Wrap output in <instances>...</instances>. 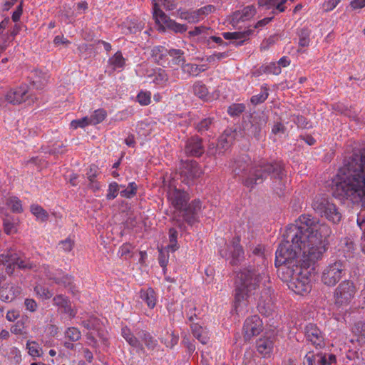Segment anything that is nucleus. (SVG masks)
Listing matches in <instances>:
<instances>
[{"instance_id":"a18cd8bd","label":"nucleus","mask_w":365,"mask_h":365,"mask_svg":"<svg viewBox=\"0 0 365 365\" xmlns=\"http://www.w3.org/2000/svg\"><path fill=\"white\" fill-rule=\"evenodd\" d=\"M279 37L278 34H274L269 36L267 38L264 39L260 44V50H268L279 41Z\"/></svg>"},{"instance_id":"09e8293b","label":"nucleus","mask_w":365,"mask_h":365,"mask_svg":"<svg viewBox=\"0 0 365 365\" xmlns=\"http://www.w3.org/2000/svg\"><path fill=\"white\" fill-rule=\"evenodd\" d=\"M65 336L71 341H76L81 339V333L78 328L72 327L66 329Z\"/></svg>"},{"instance_id":"37998d69","label":"nucleus","mask_w":365,"mask_h":365,"mask_svg":"<svg viewBox=\"0 0 365 365\" xmlns=\"http://www.w3.org/2000/svg\"><path fill=\"white\" fill-rule=\"evenodd\" d=\"M8 253V250L4 252V253L1 254L0 255V259L1 260V264H4L6 266V272L11 275L14 273V269H15V267L17 266L16 262H12L9 259H4L3 257H4V255H6V254Z\"/></svg>"},{"instance_id":"f704fd0d","label":"nucleus","mask_w":365,"mask_h":365,"mask_svg":"<svg viewBox=\"0 0 365 365\" xmlns=\"http://www.w3.org/2000/svg\"><path fill=\"white\" fill-rule=\"evenodd\" d=\"M252 255L255 256V262L261 263L259 266H265L267 267V261L264 254V249L261 245H257L254 248Z\"/></svg>"},{"instance_id":"423d86ee","label":"nucleus","mask_w":365,"mask_h":365,"mask_svg":"<svg viewBox=\"0 0 365 365\" xmlns=\"http://www.w3.org/2000/svg\"><path fill=\"white\" fill-rule=\"evenodd\" d=\"M310 267L299 266L285 267L282 268L283 280L287 282L289 289L300 295L309 293L312 285L310 283Z\"/></svg>"},{"instance_id":"c85d7f7f","label":"nucleus","mask_w":365,"mask_h":365,"mask_svg":"<svg viewBox=\"0 0 365 365\" xmlns=\"http://www.w3.org/2000/svg\"><path fill=\"white\" fill-rule=\"evenodd\" d=\"M136 334L140 339H141L148 349H153L156 346L157 341L153 339L150 333L144 330H140Z\"/></svg>"},{"instance_id":"052dcab7","label":"nucleus","mask_w":365,"mask_h":365,"mask_svg":"<svg viewBox=\"0 0 365 365\" xmlns=\"http://www.w3.org/2000/svg\"><path fill=\"white\" fill-rule=\"evenodd\" d=\"M118 185L116 182L110 184L106 197L108 200H113L115 198L118 193Z\"/></svg>"},{"instance_id":"680f3d73","label":"nucleus","mask_w":365,"mask_h":365,"mask_svg":"<svg viewBox=\"0 0 365 365\" xmlns=\"http://www.w3.org/2000/svg\"><path fill=\"white\" fill-rule=\"evenodd\" d=\"M58 245L60 249L68 252L72 250L74 246V241L71 238H67L65 240L61 241Z\"/></svg>"},{"instance_id":"3c124183","label":"nucleus","mask_w":365,"mask_h":365,"mask_svg":"<svg viewBox=\"0 0 365 365\" xmlns=\"http://www.w3.org/2000/svg\"><path fill=\"white\" fill-rule=\"evenodd\" d=\"M245 110V106L243 103H233L229 106L227 113L231 116H239Z\"/></svg>"},{"instance_id":"0e129e2a","label":"nucleus","mask_w":365,"mask_h":365,"mask_svg":"<svg viewBox=\"0 0 365 365\" xmlns=\"http://www.w3.org/2000/svg\"><path fill=\"white\" fill-rule=\"evenodd\" d=\"M242 12L244 19L246 21L251 19L256 14L255 7L253 5L247 6L242 10H240Z\"/></svg>"},{"instance_id":"4d7b16f0","label":"nucleus","mask_w":365,"mask_h":365,"mask_svg":"<svg viewBox=\"0 0 365 365\" xmlns=\"http://www.w3.org/2000/svg\"><path fill=\"white\" fill-rule=\"evenodd\" d=\"M229 56H230V53L228 51L215 53H213L212 55L207 56L206 61L208 63H214L216 61H220L223 58H227Z\"/></svg>"},{"instance_id":"9d476101","label":"nucleus","mask_w":365,"mask_h":365,"mask_svg":"<svg viewBox=\"0 0 365 365\" xmlns=\"http://www.w3.org/2000/svg\"><path fill=\"white\" fill-rule=\"evenodd\" d=\"M356 292L353 282L349 280L341 282L334 291L335 304L338 306L347 305L354 298Z\"/></svg>"},{"instance_id":"f8f14e48","label":"nucleus","mask_w":365,"mask_h":365,"mask_svg":"<svg viewBox=\"0 0 365 365\" xmlns=\"http://www.w3.org/2000/svg\"><path fill=\"white\" fill-rule=\"evenodd\" d=\"M202 172L198 163L195 160L182 161L180 167V174L182 180L190 185L200 177Z\"/></svg>"},{"instance_id":"7c9ffc66","label":"nucleus","mask_w":365,"mask_h":365,"mask_svg":"<svg viewBox=\"0 0 365 365\" xmlns=\"http://www.w3.org/2000/svg\"><path fill=\"white\" fill-rule=\"evenodd\" d=\"M140 297L146 302L149 307L153 308L155 306L156 299L153 289L149 288L145 291H141Z\"/></svg>"},{"instance_id":"2f4dec72","label":"nucleus","mask_w":365,"mask_h":365,"mask_svg":"<svg viewBox=\"0 0 365 365\" xmlns=\"http://www.w3.org/2000/svg\"><path fill=\"white\" fill-rule=\"evenodd\" d=\"M317 365H333L336 364V356L332 354H317Z\"/></svg>"},{"instance_id":"dca6fc26","label":"nucleus","mask_w":365,"mask_h":365,"mask_svg":"<svg viewBox=\"0 0 365 365\" xmlns=\"http://www.w3.org/2000/svg\"><path fill=\"white\" fill-rule=\"evenodd\" d=\"M305 336L307 340L317 348H322L325 346L324 335L314 324L309 323L306 326Z\"/></svg>"},{"instance_id":"473e14b6","label":"nucleus","mask_w":365,"mask_h":365,"mask_svg":"<svg viewBox=\"0 0 365 365\" xmlns=\"http://www.w3.org/2000/svg\"><path fill=\"white\" fill-rule=\"evenodd\" d=\"M31 213L36 217L42 222L47 221L48 219V213L38 205H31L30 207Z\"/></svg>"},{"instance_id":"6e6d98bb","label":"nucleus","mask_w":365,"mask_h":365,"mask_svg":"<svg viewBox=\"0 0 365 365\" xmlns=\"http://www.w3.org/2000/svg\"><path fill=\"white\" fill-rule=\"evenodd\" d=\"M168 54H169L170 56L174 57V60L175 61V63L177 64H183L185 62L184 58L182 56L183 51L180 49H171L168 50Z\"/></svg>"},{"instance_id":"4468645a","label":"nucleus","mask_w":365,"mask_h":365,"mask_svg":"<svg viewBox=\"0 0 365 365\" xmlns=\"http://www.w3.org/2000/svg\"><path fill=\"white\" fill-rule=\"evenodd\" d=\"M81 324L89 331H96L102 344L106 346H108V331L103 328L102 322L98 318L90 316L87 319L83 320Z\"/></svg>"},{"instance_id":"1a4fd4ad","label":"nucleus","mask_w":365,"mask_h":365,"mask_svg":"<svg viewBox=\"0 0 365 365\" xmlns=\"http://www.w3.org/2000/svg\"><path fill=\"white\" fill-rule=\"evenodd\" d=\"M153 9L155 23L159 25L160 28L163 27V30L166 27L176 34H183L187 30V25L177 23L175 21L170 19L158 7L157 4H154Z\"/></svg>"},{"instance_id":"774afa93","label":"nucleus","mask_w":365,"mask_h":365,"mask_svg":"<svg viewBox=\"0 0 365 365\" xmlns=\"http://www.w3.org/2000/svg\"><path fill=\"white\" fill-rule=\"evenodd\" d=\"M215 8L214 6L207 5L195 11L196 13L198 14V17L200 20L201 19H202L203 16L212 13L215 11Z\"/></svg>"},{"instance_id":"58836bf2","label":"nucleus","mask_w":365,"mask_h":365,"mask_svg":"<svg viewBox=\"0 0 365 365\" xmlns=\"http://www.w3.org/2000/svg\"><path fill=\"white\" fill-rule=\"evenodd\" d=\"M210 28L204 26H196L194 28L193 30L190 31L187 33V37L189 38H191L195 36H202L203 37H205L207 35L210 34Z\"/></svg>"},{"instance_id":"cd10ccee","label":"nucleus","mask_w":365,"mask_h":365,"mask_svg":"<svg viewBox=\"0 0 365 365\" xmlns=\"http://www.w3.org/2000/svg\"><path fill=\"white\" fill-rule=\"evenodd\" d=\"M351 330L354 335L357 336V340L365 344V322L362 321L356 322Z\"/></svg>"},{"instance_id":"8fccbe9b","label":"nucleus","mask_w":365,"mask_h":365,"mask_svg":"<svg viewBox=\"0 0 365 365\" xmlns=\"http://www.w3.org/2000/svg\"><path fill=\"white\" fill-rule=\"evenodd\" d=\"M309 36L310 31L308 29L304 28L300 31L299 41L300 47H307L309 45Z\"/></svg>"},{"instance_id":"a19ab883","label":"nucleus","mask_w":365,"mask_h":365,"mask_svg":"<svg viewBox=\"0 0 365 365\" xmlns=\"http://www.w3.org/2000/svg\"><path fill=\"white\" fill-rule=\"evenodd\" d=\"M178 16L181 19H184L187 21L189 23H197L200 21L198 17V14L196 13V11H178Z\"/></svg>"},{"instance_id":"f3484780","label":"nucleus","mask_w":365,"mask_h":365,"mask_svg":"<svg viewBox=\"0 0 365 365\" xmlns=\"http://www.w3.org/2000/svg\"><path fill=\"white\" fill-rule=\"evenodd\" d=\"M185 152L187 155L193 157H200L204 152L202 145V139L197 135H194L188 138L185 146Z\"/></svg>"},{"instance_id":"4c0bfd02","label":"nucleus","mask_w":365,"mask_h":365,"mask_svg":"<svg viewBox=\"0 0 365 365\" xmlns=\"http://www.w3.org/2000/svg\"><path fill=\"white\" fill-rule=\"evenodd\" d=\"M34 75L38 76V78L33 79L32 86L36 89H42L47 83L46 75L38 71H34Z\"/></svg>"},{"instance_id":"ddd939ff","label":"nucleus","mask_w":365,"mask_h":365,"mask_svg":"<svg viewBox=\"0 0 365 365\" xmlns=\"http://www.w3.org/2000/svg\"><path fill=\"white\" fill-rule=\"evenodd\" d=\"M31 96L32 95L29 93L26 86H21L9 91L4 98L0 99V104L3 105L8 103L12 105H18L27 101Z\"/></svg>"},{"instance_id":"2eb2a0df","label":"nucleus","mask_w":365,"mask_h":365,"mask_svg":"<svg viewBox=\"0 0 365 365\" xmlns=\"http://www.w3.org/2000/svg\"><path fill=\"white\" fill-rule=\"evenodd\" d=\"M244 337L246 340L258 335L262 331V322L257 315L248 317L244 324Z\"/></svg>"},{"instance_id":"69168bd1","label":"nucleus","mask_w":365,"mask_h":365,"mask_svg":"<svg viewBox=\"0 0 365 365\" xmlns=\"http://www.w3.org/2000/svg\"><path fill=\"white\" fill-rule=\"evenodd\" d=\"M137 186L135 182L129 183L128 187L120 191V195L123 197H130L135 194Z\"/></svg>"},{"instance_id":"5701e85b","label":"nucleus","mask_w":365,"mask_h":365,"mask_svg":"<svg viewBox=\"0 0 365 365\" xmlns=\"http://www.w3.org/2000/svg\"><path fill=\"white\" fill-rule=\"evenodd\" d=\"M287 1V0H258V4L266 9L273 8L276 11L281 13L286 10L284 4Z\"/></svg>"},{"instance_id":"20e7f679","label":"nucleus","mask_w":365,"mask_h":365,"mask_svg":"<svg viewBox=\"0 0 365 365\" xmlns=\"http://www.w3.org/2000/svg\"><path fill=\"white\" fill-rule=\"evenodd\" d=\"M270 278L267 267L251 265L244 267L237 274V283L235 288L234 307L237 314L247 312L249 304L248 298L255 292L260 288L262 284L267 286L269 283Z\"/></svg>"},{"instance_id":"de8ad7c7","label":"nucleus","mask_w":365,"mask_h":365,"mask_svg":"<svg viewBox=\"0 0 365 365\" xmlns=\"http://www.w3.org/2000/svg\"><path fill=\"white\" fill-rule=\"evenodd\" d=\"M178 232L174 228H170L169 230V240L170 243L167 246V248L171 250L173 252H175L178 249V242H177Z\"/></svg>"},{"instance_id":"bf43d9fd","label":"nucleus","mask_w":365,"mask_h":365,"mask_svg":"<svg viewBox=\"0 0 365 365\" xmlns=\"http://www.w3.org/2000/svg\"><path fill=\"white\" fill-rule=\"evenodd\" d=\"M137 101L142 106H148L150 103V93L140 92L137 96Z\"/></svg>"},{"instance_id":"e2e57ef3","label":"nucleus","mask_w":365,"mask_h":365,"mask_svg":"<svg viewBox=\"0 0 365 365\" xmlns=\"http://www.w3.org/2000/svg\"><path fill=\"white\" fill-rule=\"evenodd\" d=\"M158 261L165 273L168 262V255L163 249H159Z\"/></svg>"},{"instance_id":"c9c22d12","label":"nucleus","mask_w":365,"mask_h":365,"mask_svg":"<svg viewBox=\"0 0 365 365\" xmlns=\"http://www.w3.org/2000/svg\"><path fill=\"white\" fill-rule=\"evenodd\" d=\"M6 205L10 207L14 213H21L24 211L21 201L17 197H10L6 199Z\"/></svg>"},{"instance_id":"39448f33","label":"nucleus","mask_w":365,"mask_h":365,"mask_svg":"<svg viewBox=\"0 0 365 365\" xmlns=\"http://www.w3.org/2000/svg\"><path fill=\"white\" fill-rule=\"evenodd\" d=\"M167 197L176 210L182 212V217L187 224L192 225L198 222L199 213L202 208L200 200L195 199L186 206L190 200L188 193L175 187H169Z\"/></svg>"},{"instance_id":"79ce46f5","label":"nucleus","mask_w":365,"mask_h":365,"mask_svg":"<svg viewBox=\"0 0 365 365\" xmlns=\"http://www.w3.org/2000/svg\"><path fill=\"white\" fill-rule=\"evenodd\" d=\"M26 348L29 354L33 357H39L42 354V349L36 341H28Z\"/></svg>"},{"instance_id":"e433bc0d","label":"nucleus","mask_w":365,"mask_h":365,"mask_svg":"<svg viewBox=\"0 0 365 365\" xmlns=\"http://www.w3.org/2000/svg\"><path fill=\"white\" fill-rule=\"evenodd\" d=\"M106 116L107 112L104 109H97L89 117V123L91 125H97L103 121Z\"/></svg>"},{"instance_id":"a211bd4d","label":"nucleus","mask_w":365,"mask_h":365,"mask_svg":"<svg viewBox=\"0 0 365 365\" xmlns=\"http://www.w3.org/2000/svg\"><path fill=\"white\" fill-rule=\"evenodd\" d=\"M53 304L58 307L61 312L68 314L71 319L74 318L77 314V310L71 307L69 299L63 294H57L53 297Z\"/></svg>"},{"instance_id":"6e6552de","label":"nucleus","mask_w":365,"mask_h":365,"mask_svg":"<svg viewBox=\"0 0 365 365\" xmlns=\"http://www.w3.org/2000/svg\"><path fill=\"white\" fill-rule=\"evenodd\" d=\"M312 206L317 213L334 224L339 223L341 220V214L336 206L326 198H315Z\"/></svg>"},{"instance_id":"49530a36","label":"nucleus","mask_w":365,"mask_h":365,"mask_svg":"<svg viewBox=\"0 0 365 365\" xmlns=\"http://www.w3.org/2000/svg\"><path fill=\"white\" fill-rule=\"evenodd\" d=\"M213 122V118H207L200 121L195 126L197 132L202 134L204 132L207 131L210 129Z\"/></svg>"},{"instance_id":"a878e982","label":"nucleus","mask_w":365,"mask_h":365,"mask_svg":"<svg viewBox=\"0 0 365 365\" xmlns=\"http://www.w3.org/2000/svg\"><path fill=\"white\" fill-rule=\"evenodd\" d=\"M121 335L131 346L135 348H139L142 346L139 339L133 335L130 329H128L127 327L122 328Z\"/></svg>"},{"instance_id":"f257e3e1","label":"nucleus","mask_w":365,"mask_h":365,"mask_svg":"<svg viewBox=\"0 0 365 365\" xmlns=\"http://www.w3.org/2000/svg\"><path fill=\"white\" fill-rule=\"evenodd\" d=\"M330 227L309 215H302L295 224L289 225L283 234V240L276 251L275 265L280 267H312L322 258L327 250Z\"/></svg>"},{"instance_id":"338daca9","label":"nucleus","mask_w":365,"mask_h":365,"mask_svg":"<svg viewBox=\"0 0 365 365\" xmlns=\"http://www.w3.org/2000/svg\"><path fill=\"white\" fill-rule=\"evenodd\" d=\"M223 153V150L220 148L218 144L215 145V143H212L209 145L207 148V154L209 155L216 157L217 155H220Z\"/></svg>"},{"instance_id":"bb28decb","label":"nucleus","mask_w":365,"mask_h":365,"mask_svg":"<svg viewBox=\"0 0 365 365\" xmlns=\"http://www.w3.org/2000/svg\"><path fill=\"white\" fill-rule=\"evenodd\" d=\"M28 322L27 319L22 317L11 326L10 329L11 332L19 335L26 334L28 331Z\"/></svg>"},{"instance_id":"5fc2aeb1","label":"nucleus","mask_w":365,"mask_h":365,"mask_svg":"<svg viewBox=\"0 0 365 365\" xmlns=\"http://www.w3.org/2000/svg\"><path fill=\"white\" fill-rule=\"evenodd\" d=\"M34 291L37 295L45 299H48L53 297V293L48 288L41 285L36 286Z\"/></svg>"},{"instance_id":"c756f323","label":"nucleus","mask_w":365,"mask_h":365,"mask_svg":"<svg viewBox=\"0 0 365 365\" xmlns=\"http://www.w3.org/2000/svg\"><path fill=\"white\" fill-rule=\"evenodd\" d=\"M168 55V49L161 46H154L151 50V56L154 61L160 64L161 61Z\"/></svg>"},{"instance_id":"ea45409f","label":"nucleus","mask_w":365,"mask_h":365,"mask_svg":"<svg viewBox=\"0 0 365 365\" xmlns=\"http://www.w3.org/2000/svg\"><path fill=\"white\" fill-rule=\"evenodd\" d=\"M160 340L167 347L173 348L178 341V336L175 335L173 331H167L165 336L161 337Z\"/></svg>"},{"instance_id":"864d4df0","label":"nucleus","mask_w":365,"mask_h":365,"mask_svg":"<svg viewBox=\"0 0 365 365\" xmlns=\"http://www.w3.org/2000/svg\"><path fill=\"white\" fill-rule=\"evenodd\" d=\"M109 63L114 66V68H122L125 64V59L122 53L118 51L109 59Z\"/></svg>"},{"instance_id":"72a5a7b5","label":"nucleus","mask_w":365,"mask_h":365,"mask_svg":"<svg viewBox=\"0 0 365 365\" xmlns=\"http://www.w3.org/2000/svg\"><path fill=\"white\" fill-rule=\"evenodd\" d=\"M194 94L201 99H205L208 94L206 86L201 81H197L192 86Z\"/></svg>"},{"instance_id":"393cba45","label":"nucleus","mask_w":365,"mask_h":365,"mask_svg":"<svg viewBox=\"0 0 365 365\" xmlns=\"http://www.w3.org/2000/svg\"><path fill=\"white\" fill-rule=\"evenodd\" d=\"M252 29H247L244 31H236V32H225L222 34L223 37L227 40L235 39L240 40V43H243L251 34L252 33Z\"/></svg>"},{"instance_id":"0eeeda50","label":"nucleus","mask_w":365,"mask_h":365,"mask_svg":"<svg viewBox=\"0 0 365 365\" xmlns=\"http://www.w3.org/2000/svg\"><path fill=\"white\" fill-rule=\"evenodd\" d=\"M347 267L346 260H336L326 266L322 273L321 280L328 287L335 286L345 274Z\"/></svg>"},{"instance_id":"aec40b11","label":"nucleus","mask_w":365,"mask_h":365,"mask_svg":"<svg viewBox=\"0 0 365 365\" xmlns=\"http://www.w3.org/2000/svg\"><path fill=\"white\" fill-rule=\"evenodd\" d=\"M21 287L14 284H4L0 287V299L11 302L21 294Z\"/></svg>"},{"instance_id":"9b49d317","label":"nucleus","mask_w":365,"mask_h":365,"mask_svg":"<svg viewBox=\"0 0 365 365\" xmlns=\"http://www.w3.org/2000/svg\"><path fill=\"white\" fill-rule=\"evenodd\" d=\"M240 241L239 237H234L230 245H227L225 250L220 251L221 257L225 259H230V264L233 266L240 264L245 258L244 251L240 244Z\"/></svg>"},{"instance_id":"b1692460","label":"nucleus","mask_w":365,"mask_h":365,"mask_svg":"<svg viewBox=\"0 0 365 365\" xmlns=\"http://www.w3.org/2000/svg\"><path fill=\"white\" fill-rule=\"evenodd\" d=\"M56 284H62L64 287L69 289L71 293L75 294V285L73 284V277L68 274H64L62 277H51Z\"/></svg>"},{"instance_id":"412c9836","label":"nucleus","mask_w":365,"mask_h":365,"mask_svg":"<svg viewBox=\"0 0 365 365\" xmlns=\"http://www.w3.org/2000/svg\"><path fill=\"white\" fill-rule=\"evenodd\" d=\"M274 336H264L259 339L256 343L257 351L264 356H269L274 347Z\"/></svg>"},{"instance_id":"f03ea898","label":"nucleus","mask_w":365,"mask_h":365,"mask_svg":"<svg viewBox=\"0 0 365 365\" xmlns=\"http://www.w3.org/2000/svg\"><path fill=\"white\" fill-rule=\"evenodd\" d=\"M341 181L336 185L337 195L354 202L365 197V149L354 153L339 170Z\"/></svg>"},{"instance_id":"c03bdc74","label":"nucleus","mask_w":365,"mask_h":365,"mask_svg":"<svg viewBox=\"0 0 365 365\" xmlns=\"http://www.w3.org/2000/svg\"><path fill=\"white\" fill-rule=\"evenodd\" d=\"M3 227L4 232L7 235L16 233L17 228L11 217H6L3 219Z\"/></svg>"},{"instance_id":"7ed1b4c3","label":"nucleus","mask_w":365,"mask_h":365,"mask_svg":"<svg viewBox=\"0 0 365 365\" xmlns=\"http://www.w3.org/2000/svg\"><path fill=\"white\" fill-rule=\"evenodd\" d=\"M250 163V160L247 155L240 156L234 161L232 169L235 176L245 174L242 184L250 190L262 183L268 176L279 180H282L285 176L284 165L281 162L269 163L262 160L253 165Z\"/></svg>"},{"instance_id":"603ef678","label":"nucleus","mask_w":365,"mask_h":365,"mask_svg":"<svg viewBox=\"0 0 365 365\" xmlns=\"http://www.w3.org/2000/svg\"><path fill=\"white\" fill-rule=\"evenodd\" d=\"M268 95H269V93H268L267 88H264L262 89V91L260 93L253 96L251 98L250 101L253 105H257V104L262 103L266 101V99L268 97Z\"/></svg>"},{"instance_id":"6ab92c4d","label":"nucleus","mask_w":365,"mask_h":365,"mask_svg":"<svg viewBox=\"0 0 365 365\" xmlns=\"http://www.w3.org/2000/svg\"><path fill=\"white\" fill-rule=\"evenodd\" d=\"M3 257L9 259L10 262H15L19 269H32L36 267V264L26 257H21L19 253L13 249L8 250V253Z\"/></svg>"},{"instance_id":"13d9d810","label":"nucleus","mask_w":365,"mask_h":365,"mask_svg":"<svg viewBox=\"0 0 365 365\" xmlns=\"http://www.w3.org/2000/svg\"><path fill=\"white\" fill-rule=\"evenodd\" d=\"M89 117H84L81 119L73 120L71 123V126L73 129H76L78 128H84L88 125H91L89 123Z\"/></svg>"},{"instance_id":"4be33fe9","label":"nucleus","mask_w":365,"mask_h":365,"mask_svg":"<svg viewBox=\"0 0 365 365\" xmlns=\"http://www.w3.org/2000/svg\"><path fill=\"white\" fill-rule=\"evenodd\" d=\"M236 136L235 130L230 128L226 129L223 133L220 136L217 144L220 148L223 150V153L227 150L232 144Z\"/></svg>"}]
</instances>
